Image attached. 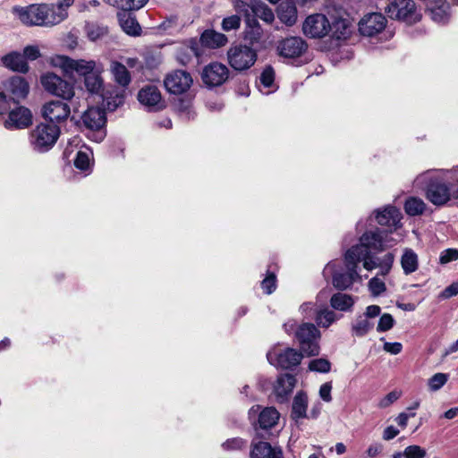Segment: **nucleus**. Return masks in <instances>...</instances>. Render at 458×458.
I'll list each match as a JSON object with an SVG mask.
<instances>
[{
  "instance_id": "nucleus-1",
  "label": "nucleus",
  "mask_w": 458,
  "mask_h": 458,
  "mask_svg": "<svg viewBox=\"0 0 458 458\" xmlns=\"http://www.w3.org/2000/svg\"><path fill=\"white\" fill-rule=\"evenodd\" d=\"M397 240L388 236L383 230L376 229L364 233L360 238V243L355 246H362L365 249L366 255L361 258L363 267L371 271L377 267H391L394 263V256L393 253H387L383 258H376L372 255L371 250L381 251L386 248L393 247L397 243Z\"/></svg>"
},
{
  "instance_id": "nucleus-2",
  "label": "nucleus",
  "mask_w": 458,
  "mask_h": 458,
  "mask_svg": "<svg viewBox=\"0 0 458 458\" xmlns=\"http://www.w3.org/2000/svg\"><path fill=\"white\" fill-rule=\"evenodd\" d=\"M365 249L362 246H352L344 255V265L346 271L344 272L336 267V263L329 262L323 270V276L326 279L332 277L333 285L339 290L349 288L356 280L360 279L357 271L358 264L361 262L360 259L366 255Z\"/></svg>"
},
{
  "instance_id": "nucleus-3",
  "label": "nucleus",
  "mask_w": 458,
  "mask_h": 458,
  "mask_svg": "<svg viewBox=\"0 0 458 458\" xmlns=\"http://www.w3.org/2000/svg\"><path fill=\"white\" fill-rule=\"evenodd\" d=\"M432 173V170H428L420 174L414 180V184L422 187L424 183L430 180L427 185L426 197L432 204L443 206L451 199L450 189L445 182L431 180Z\"/></svg>"
},
{
  "instance_id": "nucleus-4",
  "label": "nucleus",
  "mask_w": 458,
  "mask_h": 458,
  "mask_svg": "<svg viewBox=\"0 0 458 458\" xmlns=\"http://www.w3.org/2000/svg\"><path fill=\"white\" fill-rule=\"evenodd\" d=\"M60 135V127L56 124L41 123L30 134V143L34 150L48 151L55 144Z\"/></svg>"
},
{
  "instance_id": "nucleus-5",
  "label": "nucleus",
  "mask_w": 458,
  "mask_h": 458,
  "mask_svg": "<svg viewBox=\"0 0 458 458\" xmlns=\"http://www.w3.org/2000/svg\"><path fill=\"white\" fill-rule=\"evenodd\" d=\"M295 337L301 352L307 356H316L319 353V340L321 334L312 323H302L295 331Z\"/></svg>"
},
{
  "instance_id": "nucleus-6",
  "label": "nucleus",
  "mask_w": 458,
  "mask_h": 458,
  "mask_svg": "<svg viewBox=\"0 0 458 458\" xmlns=\"http://www.w3.org/2000/svg\"><path fill=\"white\" fill-rule=\"evenodd\" d=\"M4 88L12 97L7 98L3 91H0V114L11 109V101L18 102L27 97L30 87L26 80L21 76H13L4 82Z\"/></svg>"
},
{
  "instance_id": "nucleus-7",
  "label": "nucleus",
  "mask_w": 458,
  "mask_h": 458,
  "mask_svg": "<svg viewBox=\"0 0 458 458\" xmlns=\"http://www.w3.org/2000/svg\"><path fill=\"white\" fill-rule=\"evenodd\" d=\"M51 64L62 69V71L70 76L78 74L86 76L96 69V62L93 60L72 59L63 55H56L51 58Z\"/></svg>"
},
{
  "instance_id": "nucleus-8",
  "label": "nucleus",
  "mask_w": 458,
  "mask_h": 458,
  "mask_svg": "<svg viewBox=\"0 0 458 458\" xmlns=\"http://www.w3.org/2000/svg\"><path fill=\"white\" fill-rule=\"evenodd\" d=\"M385 10L391 19L407 23H415L420 19L413 0H393Z\"/></svg>"
},
{
  "instance_id": "nucleus-9",
  "label": "nucleus",
  "mask_w": 458,
  "mask_h": 458,
  "mask_svg": "<svg viewBox=\"0 0 458 458\" xmlns=\"http://www.w3.org/2000/svg\"><path fill=\"white\" fill-rule=\"evenodd\" d=\"M227 60L234 70L244 71L255 64L257 53L253 48L245 45L232 46L227 51Z\"/></svg>"
},
{
  "instance_id": "nucleus-10",
  "label": "nucleus",
  "mask_w": 458,
  "mask_h": 458,
  "mask_svg": "<svg viewBox=\"0 0 458 458\" xmlns=\"http://www.w3.org/2000/svg\"><path fill=\"white\" fill-rule=\"evenodd\" d=\"M302 353L301 351L298 352L290 347L284 349L276 347L267 352V358L271 365L287 369L296 367L301 363Z\"/></svg>"
},
{
  "instance_id": "nucleus-11",
  "label": "nucleus",
  "mask_w": 458,
  "mask_h": 458,
  "mask_svg": "<svg viewBox=\"0 0 458 458\" xmlns=\"http://www.w3.org/2000/svg\"><path fill=\"white\" fill-rule=\"evenodd\" d=\"M331 31V23L323 13H312L302 23V32L310 38H322Z\"/></svg>"
},
{
  "instance_id": "nucleus-12",
  "label": "nucleus",
  "mask_w": 458,
  "mask_h": 458,
  "mask_svg": "<svg viewBox=\"0 0 458 458\" xmlns=\"http://www.w3.org/2000/svg\"><path fill=\"white\" fill-rule=\"evenodd\" d=\"M41 84L46 91L64 99H71L74 96L73 86L53 72L41 76Z\"/></svg>"
},
{
  "instance_id": "nucleus-13",
  "label": "nucleus",
  "mask_w": 458,
  "mask_h": 458,
  "mask_svg": "<svg viewBox=\"0 0 458 458\" xmlns=\"http://www.w3.org/2000/svg\"><path fill=\"white\" fill-rule=\"evenodd\" d=\"M41 114L43 118L49 122V124H59L64 123L70 114V106L61 100H51L43 105L41 108Z\"/></svg>"
},
{
  "instance_id": "nucleus-14",
  "label": "nucleus",
  "mask_w": 458,
  "mask_h": 458,
  "mask_svg": "<svg viewBox=\"0 0 458 458\" xmlns=\"http://www.w3.org/2000/svg\"><path fill=\"white\" fill-rule=\"evenodd\" d=\"M228 77L229 69L218 62L206 65L201 73L203 82L208 87L220 86L227 81Z\"/></svg>"
},
{
  "instance_id": "nucleus-15",
  "label": "nucleus",
  "mask_w": 458,
  "mask_h": 458,
  "mask_svg": "<svg viewBox=\"0 0 458 458\" xmlns=\"http://www.w3.org/2000/svg\"><path fill=\"white\" fill-rule=\"evenodd\" d=\"M164 84L170 93L182 94L190 89L192 84V78L185 71L175 70L166 75Z\"/></svg>"
},
{
  "instance_id": "nucleus-16",
  "label": "nucleus",
  "mask_w": 458,
  "mask_h": 458,
  "mask_svg": "<svg viewBox=\"0 0 458 458\" xmlns=\"http://www.w3.org/2000/svg\"><path fill=\"white\" fill-rule=\"evenodd\" d=\"M375 217L378 225L389 228V231H385L388 235L389 233H392L402 226L401 220L403 215L401 211L394 206L388 205L382 209L376 210Z\"/></svg>"
},
{
  "instance_id": "nucleus-17",
  "label": "nucleus",
  "mask_w": 458,
  "mask_h": 458,
  "mask_svg": "<svg viewBox=\"0 0 458 458\" xmlns=\"http://www.w3.org/2000/svg\"><path fill=\"white\" fill-rule=\"evenodd\" d=\"M386 17L379 13L365 15L359 22V31L362 36L374 37L383 31L386 26Z\"/></svg>"
},
{
  "instance_id": "nucleus-18",
  "label": "nucleus",
  "mask_w": 458,
  "mask_h": 458,
  "mask_svg": "<svg viewBox=\"0 0 458 458\" xmlns=\"http://www.w3.org/2000/svg\"><path fill=\"white\" fill-rule=\"evenodd\" d=\"M106 113L101 108L89 107L82 115L83 124L91 131H98L95 140L101 141L105 133L100 131L106 123Z\"/></svg>"
},
{
  "instance_id": "nucleus-19",
  "label": "nucleus",
  "mask_w": 458,
  "mask_h": 458,
  "mask_svg": "<svg viewBox=\"0 0 458 458\" xmlns=\"http://www.w3.org/2000/svg\"><path fill=\"white\" fill-rule=\"evenodd\" d=\"M308 45L301 37H290L281 40L277 46L278 54L285 58H296L306 52Z\"/></svg>"
},
{
  "instance_id": "nucleus-20",
  "label": "nucleus",
  "mask_w": 458,
  "mask_h": 458,
  "mask_svg": "<svg viewBox=\"0 0 458 458\" xmlns=\"http://www.w3.org/2000/svg\"><path fill=\"white\" fill-rule=\"evenodd\" d=\"M47 4H32L28 8H15L19 14L20 20L28 25H41L45 26V13L47 11Z\"/></svg>"
},
{
  "instance_id": "nucleus-21",
  "label": "nucleus",
  "mask_w": 458,
  "mask_h": 458,
  "mask_svg": "<svg viewBox=\"0 0 458 458\" xmlns=\"http://www.w3.org/2000/svg\"><path fill=\"white\" fill-rule=\"evenodd\" d=\"M138 99L149 110H159L164 106L161 93L155 85L143 87L138 93Z\"/></svg>"
},
{
  "instance_id": "nucleus-22",
  "label": "nucleus",
  "mask_w": 458,
  "mask_h": 458,
  "mask_svg": "<svg viewBox=\"0 0 458 458\" xmlns=\"http://www.w3.org/2000/svg\"><path fill=\"white\" fill-rule=\"evenodd\" d=\"M32 123V114L30 109L24 106H18L9 113L8 119L4 121V127L7 129H23Z\"/></svg>"
},
{
  "instance_id": "nucleus-23",
  "label": "nucleus",
  "mask_w": 458,
  "mask_h": 458,
  "mask_svg": "<svg viewBox=\"0 0 458 458\" xmlns=\"http://www.w3.org/2000/svg\"><path fill=\"white\" fill-rule=\"evenodd\" d=\"M296 384V378L291 374L280 375L274 386V393L277 402L284 403L293 392Z\"/></svg>"
},
{
  "instance_id": "nucleus-24",
  "label": "nucleus",
  "mask_w": 458,
  "mask_h": 458,
  "mask_svg": "<svg viewBox=\"0 0 458 458\" xmlns=\"http://www.w3.org/2000/svg\"><path fill=\"white\" fill-rule=\"evenodd\" d=\"M259 406H254L250 410V415L259 414V424L263 429L271 428L274 427L279 420V412L273 407H267L259 411Z\"/></svg>"
},
{
  "instance_id": "nucleus-25",
  "label": "nucleus",
  "mask_w": 458,
  "mask_h": 458,
  "mask_svg": "<svg viewBox=\"0 0 458 458\" xmlns=\"http://www.w3.org/2000/svg\"><path fill=\"white\" fill-rule=\"evenodd\" d=\"M279 21L287 27L293 26L298 20V11L294 3L284 1L276 7Z\"/></svg>"
},
{
  "instance_id": "nucleus-26",
  "label": "nucleus",
  "mask_w": 458,
  "mask_h": 458,
  "mask_svg": "<svg viewBox=\"0 0 458 458\" xmlns=\"http://www.w3.org/2000/svg\"><path fill=\"white\" fill-rule=\"evenodd\" d=\"M201 55V48L196 39H191L188 44L181 47L177 53V60L183 65L188 64L192 57L199 58Z\"/></svg>"
},
{
  "instance_id": "nucleus-27",
  "label": "nucleus",
  "mask_w": 458,
  "mask_h": 458,
  "mask_svg": "<svg viewBox=\"0 0 458 458\" xmlns=\"http://www.w3.org/2000/svg\"><path fill=\"white\" fill-rule=\"evenodd\" d=\"M199 41L203 47L215 49L225 46L228 38L221 32L214 30H206L202 32Z\"/></svg>"
},
{
  "instance_id": "nucleus-28",
  "label": "nucleus",
  "mask_w": 458,
  "mask_h": 458,
  "mask_svg": "<svg viewBox=\"0 0 458 458\" xmlns=\"http://www.w3.org/2000/svg\"><path fill=\"white\" fill-rule=\"evenodd\" d=\"M4 65L13 71L19 72H27L29 71V65L20 53L12 52L2 58Z\"/></svg>"
},
{
  "instance_id": "nucleus-29",
  "label": "nucleus",
  "mask_w": 458,
  "mask_h": 458,
  "mask_svg": "<svg viewBox=\"0 0 458 458\" xmlns=\"http://www.w3.org/2000/svg\"><path fill=\"white\" fill-rule=\"evenodd\" d=\"M308 395L301 391L296 394L292 405V418L295 420L307 418Z\"/></svg>"
},
{
  "instance_id": "nucleus-30",
  "label": "nucleus",
  "mask_w": 458,
  "mask_h": 458,
  "mask_svg": "<svg viewBox=\"0 0 458 458\" xmlns=\"http://www.w3.org/2000/svg\"><path fill=\"white\" fill-rule=\"evenodd\" d=\"M331 31L333 38L338 40H344L351 36L352 26L349 20L340 18L331 24Z\"/></svg>"
},
{
  "instance_id": "nucleus-31",
  "label": "nucleus",
  "mask_w": 458,
  "mask_h": 458,
  "mask_svg": "<svg viewBox=\"0 0 458 458\" xmlns=\"http://www.w3.org/2000/svg\"><path fill=\"white\" fill-rule=\"evenodd\" d=\"M251 458H283L282 453L272 448L267 442H259L253 445Z\"/></svg>"
},
{
  "instance_id": "nucleus-32",
  "label": "nucleus",
  "mask_w": 458,
  "mask_h": 458,
  "mask_svg": "<svg viewBox=\"0 0 458 458\" xmlns=\"http://www.w3.org/2000/svg\"><path fill=\"white\" fill-rule=\"evenodd\" d=\"M251 12L256 17L259 18L267 24H271L275 21V13L273 10L262 1H252Z\"/></svg>"
},
{
  "instance_id": "nucleus-33",
  "label": "nucleus",
  "mask_w": 458,
  "mask_h": 458,
  "mask_svg": "<svg viewBox=\"0 0 458 458\" xmlns=\"http://www.w3.org/2000/svg\"><path fill=\"white\" fill-rule=\"evenodd\" d=\"M401 266L405 275L415 272L419 267L418 255L411 249H405L401 258Z\"/></svg>"
},
{
  "instance_id": "nucleus-34",
  "label": "nucleus",
  "mask_w": 458,
  "mask_h": 458,
  "mask_svg": "<svg viewBox=\"0 0 458 458\" xmlns=\"http://www.w3.org/2000/svg\"><path fill=\"white\" fill-rule=\"evenodd\" d=\"M431 19L437 23H445L450 18V6L446 3H435L428 9Z\"/></svg>"
},
{
  "instance_id": "nucleus-35",
  "label": "nucleus",
  "mask_w": 458,
  "mask_h": 458,
  "mask_svg": "<svg viewBox=\"0 0 458 458\" xmlns=\"http://www.w3.org/2000/svg\"><path fill=\"white\" fill-rule=\"evenodd\" d=\"M119 22L123 30L128 35L138 36L140 33V26L135 17L131 13H123L119 14Z\"/></svg>"
},
{
  "instance_id": "nucleus-36",
  "label": "nucleus",
  "mask_w": 458,
  "mask_h": 458,
  "mask_svg": "<svg viewBox=\"0 0 458 458\" xmlns=\"http://www.w3.org/2000/svg\"><path fill=\"white\" fill-rule=\"evenodd\" d=\"M111 72L116 83L122 87H127L131 82V74L125 65L114 61L111 64Z\"/></svg>"
},
{
  "instance_id": "nucleus-37",
  "label": "nucleus",
  "mask_w": 458,
  "mask_h": 458,
  "mask_svg": "<svg viewBox=\"0 0 458 458\" xmlns=\"http://www.w3.org/2000/svg\"><path fill=\"white\" fill-rule=\"evenodd\" d=\"M333 309L340 311H349L354 304V299L346 293H335L330 299Z\"/></svg>"
},
{
  "instance_id": "nucleus-38",
  "label": "nucleus",
  "mask_w": 458,
  "mask_h": 458,
  "mask_svg": "<svg viewBox=\"0 0 458 458\" xmlns=\"http://www.w3.org/2000/svg\"><path fill=\"white\" fill-rule=\"evenodd\" d=\"M339 318L328 308L319 309L316 311L315 321L320 327L327 328Z\"/></svg>"
},
{
  "instance_id": "nucleus-39",
  "label": "nucleus",
  "mask_w": 458,
  "mask_h": 458,
  "mask_svg": "<svg viewBox=\"0 0 458 458\" xmlns=\"http://www.w3.org/2000/svg\"><path fill=\"white\" fill-rule=\"evenodd\" d=\"M374 327V323L363 315H360L352 324V332L354 335L361 337L366 335Z\"/></svg>"
},
{
  "instance_id": "nucleus-40",
  "label": "nucleus",
  "mask_w": 458,
  "mask_h": 458,
  "mask_svg": "<svg viewBox=\"0 0 458 458\" xmlns=\"http://www.w3.org/2000/svg\"><path fill=\"white\" fill-rule=\"evenodd\" d=\"M46 11L45 26L58 24L67 17V12L58 11L55 4H47Z\"/></svg>"
},
{
  "instance_id": "nucleus-41",
  "label": "nucleus",
  "mask_w": 458,
  "mask_h": 458,
  "mask_svg": "<svg viewBox=\"0 0 458 458\" xmlns=\"http://www.w3.org/2000/svg\"><path fill=\"white\" fill-rule=\"evenodd\" d=\"M148 0H104L106 4L123 11L139 10L143 7Z\"/></svg>"
},
{
  "instance_id": "nucleus-42",
  "label": "nucleus",
  "mask_w": 458,
  "mask_h": 458,
  "mask_svg": "<svg viewBox=\"0 0 458 458\" xmlns=\"http://www.w3.org/2000/svg\"><path fill=\"white\" fill-rule=\"evenodd\" d=\"M425 208V202L421 199L417 197H410L409 199H406L404 203L405 212L409 216H415L421 215L424 212Z\"/></svg>"
},
{
  "instance_id": "nucleus-43",
  "label": "nucleus",
  "mask_w": 458,
  "mask_h": 458,
  "mask_svg": "<svg viewBox=\"0 0 458 458\" xmlns=\"http://www.w3.org/2000/svg\"><path fill=\"white\" fill-rule=\"evenodd\" d=\"M85 87L92 94H100L103 89V81L99 74L93 72L84 77Z\"/></svg>"
},
{
  "instance_id": "nucleus-44",
  "label": "nucleus",
  "mask_w": 458,
  "mask_h": 458,
  "mask_svg": "<svg viewBox=\"0 0 458 458\" xmlns=\"http://www.w3.org/2000/svg\"><path fill=\"white\" fill-rule=\"evenodd\" d=\"M247 440L242 437H233L225 441L221 446L224 451L237 452L245 449L247 447Z\"/></svg>"
},
{
  "instance_id": "nucleus-45",
  "label": "nucleus",
  "mask_w": 458,
  "mask_h": 458,
  "mask_svg": "<svg viewBox=\"0 0 458 458\" xmlns=\"http://www.w3.org/2000/svg\"><path fill=\"white\" fill-rule=\"evenodd\" d=\"M86 32L89 40L96 41L104 38L107 34L108 30L106 27L92 23L86 26Z\"/></svg>"
},
{
  "instance_id": "nucleus-46",
  "label": "nucleus",
  "mask_w": 458,
  "mask_h": 458,
  "mask_svg": "<svg viewBox=\"0 0 458 458\" xmlns=\"http://www.w3.org/2000/svg\"><path fill=\"white\" fill-rule=\"evenodd\" d=\"M309 369L319 373H327L331 369V363L325 358L314 359L310 361Z\"/></svg>"
},
{
  "instance_id": "nucleus-47",
  "label": "nucleus",
  "mask_w": 458,
  "mask_h": 458,
  "mask_svg": "<svg viewBox=\"0 0 458 458\" xmlns=\"http://www.w3.org/2000/svg\"><path fill=\"white\" fill-rule=\"evenodd\" d=\"M241 26V18L238 14H233L223 19L221 27L225 32L237 30Z\"/></svg>"
},
{
  "instance_id": "nucleus-48",
  "label": "nucleus",
  "mask_w": 458,
  "mask_h": 458,
  "mask_svg": "<svg viewBox=\"0 0 458 458\" xmlns=\"http://www.w3.org/2000/svg\"><path fill=\"white\" fill-rule=\"evenodd\" d=\"M448 380V375L445 373H437L428 380V386L431 391L439 390Z\"/></svg>"
},
{
  "instance_id": "nucleus-49",
  "label": "nucleus",
  "mask_w": 458,
  "mask_h": 458,
  "mask_svg": "<svg viewBox=\"0 0 458 458\" xmlns=\"http://www.w3.org/2000/svg\"><path fill=\"white\" fill-rule=\"evenodd\" d=\"M260 83L265 89H270L274 86L275 81V71L271 66H267L261 75H260Z\"/></svg>"
},
{
  "instance_id": "nucleus-50",
  "label": "nucleus",
  "mask_w": 458,
  "mask_h": 458,
  "mask_svg": "<svg viewBox=\"0 0 458 458\" xmlns=\"http://www.w3.org/2000/svg\"><path fill=\"white\" fill-rule=\"evenodd\" d=\"M369 288L372 295L378 296L386 291V284L383 280L375 276L369 280Z\"/></svg>"
},
{
  "instance_id": "nucleus-51",
  "label": "nucleus",
  "mask_w": 458,
  "mask_h": 458,
  "mask_svg": "<svg viewBox=\"0 0 458 458\" xmlns=\"http://www.w3.org/2000/svg\"><path fill=\"white\" fill-rule=\"evenodd\" d=\"M394 319L392 315L388 313L383 314L378 321L377 330L378 332H386L394 327Z\"/></svg>"
},
{
  "instance_id": "nucleus-52",
  "label": "nucleus",
  "mask_w": 458,
  "mask_h": 458,
  "mask_svg": "<svg viewBox=\"0 0 458 458\" xmlns=\"http://www.w3.org/2000/svg\"><path fill=\"white\" fill-rule=\"evenodd\" d=\"M261 287L267 294H271L276 288V278L274 273H268L261 282Z\"/></svg>"
},
{
  "instance_id": "nucleus-53",
  "label": "nucleus",
  "mask_w": 458,
  "mask_h": 458,
  "mask_svg": "<svg viewBox=\"0 0 458 458\" xmlns=\"http://www.w3.org/2000/svg\"><path fill=\"white\" fill-rule=\"evenodd\" d=\"M458 259L457 249H446L443 250L439 257V262L442 265L455 261Z\"/></svg>"
},
{
  "instance_id": "nucleus-54",
  "label": "nucleus",
  "mask_w": 458,
  "mask_h": 458,
  "mask_svg": "<svg viewBox=\"0 0 458 458\" xmlns=\"http://www.w3.org/2000/svg\"><path fill=\"white\" fill-rule=\"evenodd\" d=\"M74 165L76 168L85 171L89 167V157L85 152L79 151L74 160Z\"/></svg>"
},
{
  "instance_id": "nucleus-55",
  "label": "nucleus",
  "mask_w": 458,
  "mask_h": 458,
  "mask_svg": "<svg viewBox=\"0 0 458 458\" xmlns=\"http://www.w3.org/2000/svg\"><path fill=\"white\" fill-rule=\"evenodd\" d=\"M317 310L316 303L313 302H304L300 306V312L307 319L315 318Z\"/></svg>"
},
{
  "instance_id": "nucleus-56",
  "label": "nucleus",
  "mask_w": 458,
  "mask_h": 458,
  "mask_svg": "<svg viewBox=\"0 0 458 458\" xmlns=\"http://www.w3.org/2000/svg\"><path fill=\"white\" fill-rule=\"evenodd\" d=\"M407 458H424L426 455L425 449L419 445H409L404 449Z\"/></svg>"
},
{
  "instance_id": "nucleus-57",
  "label": "nucleus",
  "mask_w": 458,
  "mask_h": 458,
  "mask_svg": "<svg viewBox=\"0 0 458 458\" xmlns=\"http://www.w3.org/2000/svg\"><path fill=\"white\" fill-rule=\"evenodd\" d=\"M401 396V392L398 391H392L388 393L384 398H382L379 403L378 406L379 408H386L390 406L392 403L396 402Z\"/></svg>"
},
{
  "instance_id": "nucleus-58",
  "label": "nucleus",
  "mask_w": 458,
  "mask_h": 458,
  "mask_svg": "<svg viewBox=\"0 0 458 458\" xmlns=\"http://www.w3.org/2000/svg\"><path fill=\"white\" fill-rule=\"evenodd\" d=\"M232 4L237 13L250 16V10H251V3L248 4L242 0H232Z\"/></svg>"
},
{
  "instance_id": "nucleus-59",
  "label": "nucleus",
  "mask_w": 458,
  "mask_h": 458,
  "mask_svg": "<svg viewBox=\"0 0 458 458\" xmlns=\"http://www.w3.org/2000/svg\"><path fill=\"white\" fill-rule=\"evenodd\" d=\"M331 391H332V383L331 382H326V383L322 384L319 388L320 398L327 403L331 402L332 401Z\"/></svg>"
},
{
  "instance_id": "nucleus-60",
  "label": "nucleus",
  "mask_w": 458,
  "mask_h": 458,
  "mask_svg": "<svg viewBox=\"0 0 458 458\" xmlns=\"http://www.w3.org/2000/svg\"><path fill=\"white\" fill-rule=\"evenodd\" d=\"M22 56L24 59L36 60L40 56V52L38 47L28 46L24 48Z\"/></svg>"
},
{
  "instance_id": "nucleus-61",
  "label": "nucleus",
  "mask_w": 458,
  "mask_h": 458,
  "mask_svg": "<svg viewBox=\"0 0 458 458\" xmlns=\"http://www.w3.org/2000/svg\"><path fill=\"white\" fill-rule=\"evenodd\" d=\"M383 350L386 352L396 355L402 352L403 345L401 343H398V342H394V343L386 342L384 344Z\"/></svg>"
},
{
  "instance_id": "nucleus-62",
  "label": "nucleus",
  "mask_w": 458,
  "mask_h": 458,
  "mask_svg": "<svg viewBox=\"0 0 458 458\" xmlns=\"http://www.w3.org/2000/svg\"><path fill=\"white\" fill-rule=\"evenodd\" d=\"M458 294V282H454L447 286L440 294L444 299H449Z\"/></svg>"
},
{
  "instance_id": "nucleus-63",
  "label": "nucleus",
  "mask_w": 458,
  "mask_h": 458,
  "mask_svg": "<svg viewBox=\"0 0 458 458\" xmlns=\"http://www.w3.org/2000/svg\"><path fill=\"white\" fill-rule=\"evenodd\" d=\"M124 101V94H116L112 99L107 101V108L111 111H114L118 106H122Z\"/></svg>"
},
{
  "instance_id": "nucleus-64",
  "label": "nucleus",
  "mask_w": 458,
  "mask_h": 458,
  "mask_svg": "<svg viewBox=\"0 0 458 458\" xmlns=\"http://www.w3.org/2000/svg\"><path fill=\"white\" fill-rule=\"evenodd\" d=\"M381 309L377 305H369L366 308V311L362 314L369 320L375 318L380 314Z\"/></svg>"
}]
</instances>
